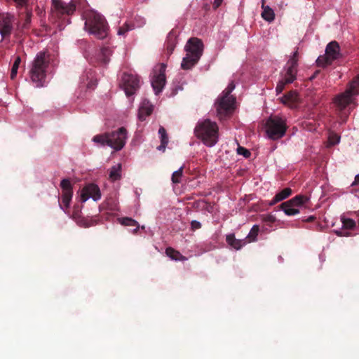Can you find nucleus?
<instances>
[{
	"instance_id": "f257e3e1",
	"label": "nucleus",
	"mask_w": 359,
	"mask_h": 359,
	"mask_svg": "<svg viewBox=\"0 0 359 359\" xmlns=\"http://www.w3.org/2000/svg\"><path fill=\"white\" fill-rule=\"evenodd\" d=\"M83 18L85 20L84 29L88 34H93L100 39L107 36L109 26L103 15L91 9L83 13Z\"/></svg>"
},
{
	"instance_id": "f03ea898",
	"label": "nucleus",
	"mask_w": 359,
	"mask_h": 359,
	"mask_svg": "<svg viewBox=\"0 0 359 359\" xmlns=\"http://www.w3.org/2000/svg\"><path fill=\"white\" fill-rule=\"evenodd\" d=\"M50 55L46 51L39 52L32 60L29 76L36 87H42L45 85L50 68Z\"/></svg>"
},
{
	"instance_id": "7ed1b4c3",
	"label": "nucleus",
	"mask_w": 359,
	"mask_h": 359,
	"mask_svg": "<svg viewBox=\"0 0 359 359\" xmlns=\"http://www.w3.org/2000/svg\"><path fill=\"white\" fill-rule=\"evenodd\" d=\"M218 126L215 121L208 118L200 120L195 129L196 136L208 147H214L218 142Z\"/></svg>"
},
{
	"instance_id": "20e7f679",
	"label": "nucleus",
	"mask_w": 359,
	"mask_h": 359,
	"mask_svg": "<svg viewBox=\"0 0 359 359\" xmlns=\"http://www.w3.org/2000/svg\"><path fill=\"white\" fill-rule=\"evenodd\" d=\"M127 137L126 130L121 127L117 131L94 136L93 142L100 147L108 146L115 151H120L125 146Z\"/></svg>"
},
{
	"instance_id": "39448f33",
	"label": "nucleus",
	"mask_w": 359,
	"mask_h": 359,
	"mask_svg": "<svg viewBox=\"0 0 359 359\" xmlns=\"http://www.w3.org/2000/svg\"><path fill=\"white\" fill-rule=\"evenodd\" d=\"M235 87L233 81L229 83L226 88L218 96L215 103L217 115L219 119H223L231 114L235 109L236 99L231 95Z\"/></svg>"
},
{
	"instance_id": "423d86ee",
	"label": "nucleus",
	"mask_w": 359,
	"mask_h": 359,
	"mask_svg": "<svg viewBox=\"0 0 359 359\" xmlns=\"http://www.w3.org/2000/svg\"><path fill=\"white\" fill-rule=\"evenodd\" d=\"M186 56L183 57L181 67L183 69H191L201 58L203 51V43L198 38H191L184 46Z\"/></svg>"
},
{
	"instance_id": "0eeeda50",
	"label": "nucleus",
	"mask_w": 359,
	"mask_h": 359,
	"mask_svg": "<svg viewBox=\"0 0 359 359\" xmlns=\"http://www.w3.org/2000/svg\"><path fill=\"white\" fill-rule=\"evenodd\" d=\"M266 133L269 138L276 140L283 137L286 132V120L278 116L269 117L265 125Z\"/></svg>"
},
{
	"instance_id": "6e6552de",
	"label": "nucleus",
	"mask_w": 359,
	"mask_h": 359,
	"mask_svg": "<svg viewBox=\"0 0 359 359\" xmlns=\"http://www.w3.org/2000/svg\"><path fill=\"white\" fill-rule=\"evenodd\" d=\"M308 201V197L302 195H298L292 199L283 203L280 205V208L286 215L294 216L300 212V210L304 207Z\"/></svg>"
},
{
	"instance_id": "1a4fd4ad",
	"label": "nucleus",
	"mask_w": 359,
	"mask_h": 359,
	"mask_svg": "<svg viewBox=\"0 0 359 359\" xmlns=\"http://www.w3.org/2000/svg\"><path fill=\"white\" fill-rule=\"evenodd\" d=\"M52 11L57 16L72 15L74 13L78 6V0H71L66 2L63 0H51Z\"/></svg>"
},
{
	"instance_id": "9d476101",
	"label": "nucleus",
	"mask_w": 359,
	"mask_h": 359,
	"mask_svg": "<svg viewBox=\"0 0 359 359\" xmlns=\"http://www.w3.org/2000/svg\"><path fill=\"white\" fill-rule=\"evenodd\" d=\"M166 66L162 63L156 66L151 75V84L156 95L160 93L165 85Z\"/></svg>"
},
{
	"instance_id": "9b49d317",
	"label": "nucleus",
	"mask_w": 359,
	"mask_h": 359,
	"mask_svg": "<svg viewBox=\"0 0 359 359\" xmlns=\"http://www.w3.org/2000/svg\"><path fill=\"white\" fill-rule=\"evenodd\" d=\"M140 79L137 76L124 74L122 76L121 87L127 97L133 96L138 90L140 86Z\"/></svg>"
},
{
	"instance_id": "f8f14e48",
	"label": "nucleus",
	"mask_w": 359,
	"mask_h": 359,
	"mask_svg": "<svg viewBox=\"0 0 359 359\" xmlns=\"http://www.w3.org/2000/svg\"><path fill=\"white\" fill-rule=\"evenodd\" d=\"M297 67V50L294 51L287 61L285 69L283 79L287 83H292L296 79Z\"/></svg>"
},
{
	"instance_id": "ddd939ff",
	"label": "nucleus",
	"mask_w": 359,
	"mask_h": 359,
	"mask_svg": "<svg viewBox=\"0 0 359 359\" xmlns=\"http://www.w3.org/2000/svg\"><path fill=\"white\" fill-rule=\"evenodd\" d=\"M333 102L335 107L339 110H343L351 104L356 105L354 95L348 88L344 92L337 95L334 98Z\"/></svg>"
},
{
	"instance_id": "4468645a",
	"label": "nucleus",
	"mask_w": 359,
	"mask_h": 359,
	"mask_svg": "<svg viewBox=\"0 0 359 359\" xmlns=\"http://www.w3.org/2000/svg\"><path fill=\"white\" fill-rule=\"evenodd\" d=\"M79 197L81 203L86 202L89 198H92L94 201H97L101 198L100 189L95 184H88L82 189Z\"/></svg>"
},
{
	"instance_id": "2eb2a0df",
	"label": "nucleus",
	"mask_w": 359,
	"mask_h": 359,
	"mask_svg": "<svg viewBox=\"0 0 359 359\" xmlns=\"http://www.w3.org/2000/svg\"><path fill=\"white\" fill-rule=\"evenodd\" d=\"M15 20L13 15L8 13H0V34L3 40L6 36L11 34Z\"/></svg>"
},
{
	"instance_id": "dca6fc26",
	"label": "nucleus",
	"mask_w": 359,
	"mask_h": 359,
	"mask_svg": "<svg viewBox=\"0 0 359 359\" xmlns=\"http://www.w3.org/2000/svg\"><path fill=\"white\" fill-rule=\"evenodd\" d=\"M81 81L87 88L93 89L97 83L95 72L92 69L86 70L81 76Z\"/></svg>"
},
{
	"instance_id": "f3484780",
	"label": "nucleus",
	"mask_w": 359,
	"mask_h": 359,
	"mask_svg": "<svg viewBox=\"0 0 359 359\" xmlns=\"http://www.w3.org/2000/svg\"><path fill=\"white\" fill-rule=\"evenodd\" d=\"M342 226L339 230H335V233L341 236H349L351 234L347 230H351L355 228V222L352 219L341 218Z\"/></svg>"
},
{
	"instance_id": "a211bd4d",
	"label": "nucleus",
	"mask_w": 359,
	"mask_h": 359,
	"mask_svg": "<svg viewBox=\"0 0 359 359\" xmlns=\"http://www.w3.org/2000/svg\"><path fill=\"white\" fill-rule=\"evenodd\" d=\"M153 105L147 100H144L140 103L138 110V118L144 121L145 118L150 115L153 111Z\"/></svg>"
},
{
	"instance_id": "6ab92c4d",
	"label": "nucleus",
	"mask_w": 359,
	"mask_h": 359,
	"mask_svg": "<svg viewBox=\"0 0 359 359\" xmlns=\"http://www.w3.org/2000/svg\"><path fill=\"white\" fill-rule=\"evenodd\" d=\"M339 46L337 41H332L329 43L325 48V54L328 58L331 60H336L339 56Z\"/></svg>"
},
{
	"instance_id": "aec40b11",
	"label": "nucleus",
	"mask_w": 359,
	"mask_h": 359,
	"mask_svg": "<svg viewBox=\"0 0 359 359\" xmlns=\"http://www.w3.org/2000/svg\"><path fill=\"white\" fill-rule=\"evenodd\" d=\"M227 243L236 250L241 249L246 243L245 240H239L235 238L234 234H229L226 237Z\"/></svg>"
},
{
	"instance_id": "412c9836",
	"label": "nucleus",
	"mask_w": 359,
	"mask_h": 359,
	"mask_svg": "<svg viewBox=\"0 0 359 359\" xmlns=\"http://www.w3.org/2000/svg\"><path fill=\"white\" fill-rule=\"evenodd\" d=\"M158 135L161 140V144L157 147V149L160 151H164L168 144V137L165 129L162 126L158 129Z\"/></svg>"
},
{
	"instance_id": "4be33fe9",
	"label": "nucleus",
	"mask_w": 359,
	"mask_h": 359,
	"mask_svg": "<svg viewBox=\"0 0 359 359\" xmlns=\"http://www.w3.org/2000/svg\"><path fill=\"white\" fill-rule=\"evenodd\" d=\"M292 194V190L290 188H285L283 189L281 191L277 193L273 199L269 203L270 205H273L278 202L283 201L287 198Z\"/></svg>"
},
{
	"instance_id": "5701e85b",
	"label": "nucleus",
	"mask_w": 359,
	"mask_h": 359,
	"mask_svg": "<svg viewBox=\"0 0 359 359\" xmlns=\"http://www.w3.org/2000/svg\"><path fill=\"white\" fill-rule=\"evenodd\" d=\"M121 164L118 163L112 166L109 171V179L114 182L118 180L121 177Z\"/></svg>"
},
{
	"instance_id": "b1692460",
	"label": "nucleus",
	"mask_w": 359,
	"mask_h": 359,
	"mask_svg": "<svg viewBox=\"0 0 359 359\" xmlns=\"http://www.w3.org/2000/svg\"><path fill=\"white\" fill-rule=\"evenodd\" d=\"M262 9L263 11L262 13V17L268 22H272L274 20L275 14L274 11L269 6H265L264 4H262Z\"/></svg>"
},
{
	"instance_id": "393cba45",
	"label": "nucleus",
	"mask_w": 359,
	"mask_h": 359,
	"mask_svg": "<svg viewBox=\"0 0 359 359\" xmlns=\"http://www.w3.org/2000/svg\"><path fill=\"white\" fill-rule=\"evenodd\" d=\"M111 53L112 51L109 48H102L98 55V60L104 64L108 63L109 62Z\"/></svg>"
},
{
	"instance_id": "a878e982",
	"label": "nucleus",
	"mask_w": 359,
	"mask_h": 359,
	"mask_svg": "<svg viewBox=\"0 0 359 359\" xmlns=\"http://www.w3.org/2000/svg\"><path fill=\"white\" fill-rule=\"evenodd\" d=\"M73 192H62V204H60V207L65 212V209L69 207L70 202L72 198Z\"/></svg>"
},
{
	"instance_id": "bb28decb",
	"label": "nucleus",
	"mask_w": 359,
	"mask_h": 359,
	"mask_svg": "<svg viewBox=\"0 0 359 359\" xmlns=\"http://www.w3.org/2000/svg\"><path fill=\"white\" fill-rule=\"evenodd\" d=\"M297 93L295 91H291L280 98L282 103L285 104H294L297 100Z\"/></svg>"
},
{
	"instance_id": "cd10ccee",
	"label": "nucleus",
	"mask_w": 359,
	"mask_h": 359,
	"mask_svg": "<svg viewBox=\"0 0 359 359\" xmlns=\"http://www.w3.org/2000/svg\"><path fill=\"white\" fill-rule=\"evenodd\" d=\"M165 253L171 259L175 261L185 260L186 259L177 251L171 248H168L165 250Z\"/></svg>"
},
{
	"instance_id": "c85d7f7f",
	"label": "nucleus",
	"mask_w": 359,
	"mask_h": 359,
	"mask_svg": "<svg viewBox=\"0 0 359 359\" xmlns=\"http://www.w3.org/2000/svg\"><path fill=\"white\" fill-rule=\"evenodd\" d=\"M119 222L124 226H135L134 231H136L139 228L137 222L130 217H123L118 219Z\"/></svg>"
},
{
	"instance_id": "c756f323",
	"label": "nucleus",
	"mask_w": 359,
	"mask_h": 359,
	"mask_svg": "<svg viewBox=\"0 0 359 359\" xmlns=\"http://www.w3.org/2000/svg\"><path fill=\"white\" fill-rule=\"evenodd\" d=\"M348 89L354 96L359 95V76L350 83Z\"/></svg>"
},
{
	"instance_id": "7c9ffc66",
	"label": "nucleus",
	"mask_w": 359,
	"mask_h": 359,
	"mask_svg": "<svg viewBox=\"0 0 359 359\" xmlns=\"http://www.w3.org/2000/svg\"><path fill=\"white\" fill-rule=\"evenodd\" d=\"M21 62V58L20 56H17L15 59V61L13 64L11 68V79H14L16 77L18 69L19 68L20 64Z\"/></svg>"
},
{
	"instance_id": "2f4dec72",
	"label": "nucleus",
	"mask_w": 359,
	"mask_h": 359,
	"mask_svg": "<svg viewBox=\"0 0 359 359\" xmlns=\"http://www.w3.org/2000/svg\"><path fill=\"white\" fill-rule=\"evenodd\" d=\"M333 60L328 58V56L325 54L323 56H319L316 60V63L320 67H325L332 63Z\"/></svg>"
},
{
	"instance_id": "473e14b6",
	"label": "nucleus",
	"mask_w": 359,
	"mask_h": 359,
	"mask_svg": "<svg viewBox=\"0 0 359 359\" xmlns=\"http://www.w3.org/2000/svg\"><path fill=\"white\" fill-rule=\"evenodd\" d=\"M135 28V26L133 24L130 25L128 22H126L122 27H121L118 29L117 34L119 36H124L127 32H128L130 30H133Z\"/></svg>"
},
{
	"instance_id": "72a5a7b5",
	"label": "nucleus",
	"mask_w": 359,
	"mask_h": 359,
	"mask_svg": "<svg viewBox=\"0 0 359 359\" xmlns=\"http://www.w3.org/2000/svg\"><path fill=\"white\" fill-rule=\"evenodd\" d=\"M259 231V225H257V224L253 225V226L252 227V229H251L250 231L249 232L247 237L250 238V241H256Z\"/></svg>"
},
{
	"instance_id": "f704fd0d",
	"label": "nucleus",
	"mask_w": 359,
	"mask_h": 359,
	"mask_svg": "<svg viewBox=\"0 0 359 359\" xmlns=\"http://www.w3.org/2000/svg\"><path fill=\"white\" fill-rule=\"evenodd\" d=\"M182 176V167H180L177 170L174 171L172 175V183H174V184L180 183Z\"/></svg>"
},
{
	"instance_id": "c9c22d12",
	"label": "nucleus",
	"mask_w": 359,
	"mask_h": 359,
	"mask_svg": "<svg viewBox=\"0 0 359 359\" xmlns=\"http://www.w3.org/2000/svg\"><path fill=\"white\" fill-rule=\"evenodd\" d=\"M60 186L62 189V192H72V184L68 179H63L61 181Z\"/></svg>"
},
{
	"instance_id": "e433bc0d",
	"label": "nucleus",
	"mask_w": 359,
	"mask_h": 359,
	"mask_svg": "<svg viewBox=\"0 0 359 359\" xmlns=\"http://www.w3.org/2000/svg\"><path fill=\"white\" fill-rule=\"evenodd\" d=\"M340 137L336 133H330L328 137V146H333L339 144Z\"/></svg>"
},
{
	"instance_id": "4c0bfd02",
	"label": "nucleus",
	"mask_w": 359,
	"mask_h": 359,
	"mask_svg": "<svg viewBox=\"0 0 359 359\" xmlns=\"http://www.w3.org/2000/svg\"><path fill=\"white\" fill-rule=\"evenodd\" d=\"M32 13L31 12L27 11L26 13V18L25 22L22 24L18 25L19 29H27L29 27V23L31 22Z\"/></svg>"
},
{
	"instance_id": "58836bf2",
	"label": "nucleus",
	"mask_w": 359,
	"mask_h": 359,
	"mask_svg": "<svg viewBox=\"0 0 359 359\" xmlns=\"http://www.w3.org/2000/svg\"><path fill=\"white\" fill-rule=\"evenodd\" d=\"M287 83H288L286 82V80L284 79L283 78L280 81H278V83L276 87V91L277 94L280 93L283 90L285 86Z\"/></svg>"
},
{
	"instance_id": "ea45409f",
	"label": "nucleus",
	"mask_w": 359,
	"mask_h": 359,
	"mask_svg": "<svg viewBox=\"0 0 359 359\" xmlns=\"http://www.w3.org/2000/svg\"><path fill=\"white\" fill-rule=\"evenodd\" d=\"M238 154L240 155H243L245 157H249L250 155V152L245 148L239 147L237 149Z\"/></svg>"
},
{
	"instance_id": "a19ab883",
	"label": "nucleus",
	"mask_w": 359,
	"mask_h": 359,
	"mask_svg": "<svg viewBox=\"0 0 359 359\" xmlns=\"http://www.w3.org/2000/svg\"><path fill=\"white\" fill-rule=\"evenodd\" d=\"M13 1L16 4L18 7H24L27 3L28 0H13Z\"/></svg>"
},
{
	"instance_id": "79ce46f5",
	"label": "nucleus",
	"mask_w": 359,
	"mask_h": 359,
	"mask_svg": "<svg viewBox=\"0 0 359 359\" xmlns=\"http://www.w3.org/2000/svg\"><path fill=\"white\" fill-rule=\"evenodd\" d=\"M191 228L193 229H200L201 227V222H198V221H196V220H193L191 222Z\"/></svg>"
},
{
	"instance_id": "37998d69",
	"label": "nucleus",
	"mask_w": 359,
	"mask_h": 359,
	"mask_svg": "<svg viewBox=\"0 0 359 359\" xmlns=\"http://www.w3.org/2000/svg\"><path fill=\"white\" fill-rule=\"evenodd\" d=\"M223 0H214L213 6L215 8H218L222 3Z\"/></svg>"
},
{
	"instance_id": "c03bdc74",
	"label": "nucleus",
	"mask_w": 359,
	"mask_h": 359,
	"mask_svg": "<svg viewBox=\"0 0 359 359\" xmlns=\"http://www.w3.org/2000/svg\"><path fill=\"white\" fill-rule=\"evenodd\" d=\"M358 184H359V174L355 175V180L353 182H352L351 185L354 186V185H357Z\"/></svg>"
},
{
	"instance_id": "a18cd8bd",
	"label": "nucleus",
	"mask_w": 359,
	"mask_h": 359,
	"mask_svg": "<svg viewBox=\"0 0 359 359\" xmlns=\"http://www.w3.org/2000/svg\"><path fill=\"white\" fill-rule=\"evenodd\" d=\"M264 221L265 222H273L275 221V218L273 217V216H267L265 219H264Z\"/></svg>"
},
{
	"instance_id": "49530a36",
	"label": "nucleus",
	"mask_w": 359,
	"mask_h": 359,
	"mask_svg": "<svg viewBox=\"0 0 359 359\" xmlns=\"http://www.w3.org/2000/svg\"><path fill=\"white\" fill-rule=\"evenodd\" d=\"M174 48H175V45H173V44L169 45V46H168V53H169L170 54H171V53H172V52L173 51Z\"/></svg>"
},
{
	"instance_id": "de8ad7c7",
	"label": "nucleus",
	"mask_w": 359,
	"mask_h": 359,
	"mask_svg": "<svg viewBox=\"0 0 359 359\" xmlns=\"http://www.w3.org/2000/svg\"><path fill=\"white\" fill-rule=\"evenodd\" d=\"M139 19H141L142 22H141L140 24H139V25H134L135 26V27H140L142 25L144 24V19H142V18H141V17H139Z\"/></svg>"
}]
</instances>
